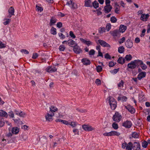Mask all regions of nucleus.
I'll list each match as a JSON object with an SVG mask.
<instances>
[{"instance_id":"1","label":"nucleus","mask_w":150,"mask_h":150,"mask_svg":"<svg viewBox=\"0 0 150 150\" xmlns=\"http://www.w3.org/2000/svg\"><path fill=\"white\" fill-rule=\"evenodd\" d=\"M109 103L111 108L112 110H115L117 107V102L112 97H109Z\"/></svg>"},{"instance_id":"2","label":"nucleus","mask_w":150,"mask_h":150,"mask_svg":"<svg viewBox=\"0 0 150 150\" xmlns=\"http://www.w3.org/2000/svg\"><path fill=\"white\" fill-rule=\"evenodd\" d=\"M122 116L118 112H116L113 116L112 119L114 121L119 122L121 120Z\"/></svg>"},{"instance_id":"3","label":"nucleus","mask_w":150,"mask_h":150,"mask_svg":"<svg viewBox=\"0 0 150 150\" xmlns=\"http://www.w3.org/2000/svg\"><path fill=\"white\" fill-rule=\"evenodd\" d=\"M82 128L86 131H90L94 130L95 128L88 125H83L82 126Z\"/></svg>"},{"instance_id":"4","label":"nucleus","mask_w":150,"mask_h":150,"mask_svg":"<svg viewBox=\"0 0 150 150\" xmlns=\"http://www.w3.org/2000/svg\"><path fill=\"white\" fill-rule=\"evenodd\" d=\"M132 125L130 121L127 120L124 122L122 123V125L127 128H130Z\"/></svg>"},{"instance_id":"5","label":"nucleus","mask_w":150,"mask_h":150,"mask_svg":"<svg viewBox=\"0 0 150 150\" xmlns=\"http://www.w3.org/2000/svg\"><path fill=\"white\" fill-rule=\"evenodd\" d=\"M126 47L128 48H131L133 45V42L130 39H128L125 43Z\"/></svg>"},{"instance_id":"6","label":"nucleus","mask_w":150,"mask_h":150,"mask_svg":"<svg viewBox=\"0 0 150 150\" xmlns=\"http://www.w3.org/2000/svg\"><path fill=\"white\" fill-rule=\"evenodd\" d=\"M98 42L102 46L110 47V45L104 41L101 40H98Z\"/></svg>"},{"instance_id":"7","label":"nucleus","mask_w":150,"mask_h":150,"mask_svg":"<svg viewBox=\"0 0 150 150\" xmlns=\"http://www.w3.org/2000/svg\"><path fill=\"white\" fill-rule=\"evenodd\" d=\"M54 113H52L51 114L47 113L45 116V118L46 121H51L52 120V117L54 115Z\"/></svg>"},{"instance_id":"8","label":"nucleus","mask_w":150,"mask_h":150,"mask_svg":"<svg viewBox=\"0 0 150 150\" xmlns=\"http://www.w3.org/2000/svg\"><path fill=\"white\" fill-rule=\"evenodd\" d=\"M74 47L73 50L75 53L77 54H79L82 52L80 47L77 46V45H76Z\"/></svg>"},{"instance_id":"9","label":"nucleus","mask_w":150,"mask_h":150,"mask_svg":"<svg viewBox=\"0 0 150 150\" xmlns=\"http://www.w3.org/2000/svg\"><path fill=\"white\" fill-rule=\"evenodd\" d=\"M133 148L134 150H141L140 145L139 143L134 142Z\"/></svg>"},{"instance_id":"10","label":"nucleus","mask_w":150,"mask_h":150,"mask_svg":"<svg viewBox=\"0 0 150 150\" xmlns=\"http://www.w3.org/2000/svg\"><path fill=\"white\" fill-rule=\"evenodd\" d=\"M112 8V7L110 5H106L104 7L105 12L106 13H108L111 11Z\"/></svg>"},{"instance_id":"11","label":"nucleus","mask_w":150,"mask_h":150,"mask_svg":"<svg viewBox=\"0 0 150 150\" xmlns=\"http://www.w3.org/2000/svg\"><path fill=\"white\" fill-rule=\"evenodd\" d=\"M110 34L114 37H119L120 36L119 31L118 30H115L113 31L110 32Z\"/></svg>"},{"instance_id":"12","label":"nucleus","mask_w":150,"mask_h":150,"mask_svg":"<svg viewBox=\"0 0 150 150\" xmlns=\"http://www.w3.org/2000/svg\"><path fill=\"white\" fill-rule=\"evenodd\" d=\"M57 19L54 17H52L51 18L49 25L50 26H52L55 24L57 22Z\"/></svg>"},{"instance_id":"13","label":"nucleus","mask_w":150,"mask_h":150,"mask_svg":"<svg viewBox=\"0 0 150 150\" xmlns=\"http://www.w3.org/2000/svg\"><path fill=\"white\" fill-rule=\"evenodd\" d=\"M125 108L131 113H134L135 112V109L131 106L128 105L125 106Z\"/></svg>"},{"instance_id":"14","label":"nucleus","mask_w":150,"mask_h":150,"mask_svg":"<svg viewBox=\"0 0 150 150\" xmlns=\"http://www.w3.org/2000/svg\"><path fill=\"white\" fill-rule=\"evenodd\" d=\"M84 6L86 7H92L91 0H85Z\"/></svg>"},{"instance_id":"15","label":"nucleus","mask_w":150,"mask_h":150,"mask_svg":"<svg viewBox=\"0 0 150 150\" xmlns=\"http://www.w3.org/2000/svg\"><path fill=\"white\" fill-rule=\"evenodd\" d=\"M146 76V73L145 72H141L138 74L137 78L139 80H140L142 78L145 77Z\"/></svg>"},{"instance_id":"16","label":"nucleus","mask_w":150,"mask_h":150,"mask_svg":"<svg viewBox=\"0 0 150 150\" xmlns=\"http://www.w3.org/2000/svg\"><path fill=\"white\" fill-rule=\"evenodd\" d=\"M46 71L49 73H51L53 72H55L57 71V69L54 67H52L50 66L48 67L46 69Z\"/></svg>"},{"instance_id":"17","label":"nucleus","mask_w":150,"mask_h":150,"mask_svg":"<svg viewBox=\"0 0 150 150\" xmlns=\"http://www.w3.org/2000/svg\"><path fill=\"white\" fill-rule=\"evenodd\" d=\"M127 67L131 69H134L136 67V65L133 61H132L130 63L128 64Z\"/></svg>"},{"instance_id":"18","label":"nucleus","mask_w":150,"mask_h":150,"mask_svg":"<svg viewBox=\"0 0 150 150\" xmlns=\"http://www.w3.org/2000/svg\"><path fill=\"white\" fill-rule=\"evenodd\" d=\"M149 15L148 14H142L141 17V19L144 21H147V19L149 17Z\"/></svg>"},{"instance_id":"19","label":"nucleus","mask_w":150,"mask_h":150,"mask_svg":"<svg viewBox=\"0 0 150 150\" xmlns=\"http://www.w3.org/2000/svg\"><path fill=\"white\" fill-rule=\"evenodd\" d=\"M68 43L69 46L74 47L76 45H77L75 41L72 39H69L68 41Z\"/></svg>"},{"instance_id":"20","label":"nucleus","mask_w":150,"mask_h":150,"mask_svg":"<svg viewBox=\"0 0 150 150\" xmlns=\"http://www.w3.org/2000/svg\"><path fill=\"white\" fill-rule=\"evenodd\" d=\"M81 62L84 65H89L91 63L90 60L86 58L82 59L81 60Z\"/></svg>"},{"instance_id":"21","label":"nucleus","mask_w":150,"mask_h":150,"mask_svg":"<svg viewBox=\"0 0 150 150\" xmlns=\"http://www.w3.org/2000/svg\"><path fill=\"white\" fill-rule=\"evenodd\" d=\"M127 27L124 25H121L120 27L119 31L120 33H123L127 29Z\"/></svg>"},{"instance_id":"22","label":"nucleus","mask_w":150,"mask_h":150,"mask_svg":"<svg viewBox=\"0 0 150 150\" xmlns=\"http://www.w3.org/2000/svg\"><path fill=\"white\" fill-rule=\"evenodd\" d=\"M133 61L134 62V63L136 65V67L137 66H139L141 65V64H143V62L139 59L135 60Z\"/></svg>"},{"instance_id":"23","label":"nucleus","mask_w":150,"mask_h":150,"mask_svg":"<svg viewBox=\"0 0 150 150\" xmlns=\"http://www.w3.org/2000/svg\"><path fill=\"white\" fill-rule=\"evenodd\" d=\"M133 147V145L132 144V142H129L127 145L126 148V150H132Z\"/></svg>"},{"instance_id":"24","label":"nucleus","mask_w":150,"mask_h":150,"mask_svg":"<svg viewBox=\"0 0 150 150\" xmlns=\"http://www.w3.org/2000/svg\"><path fill=\"white\" fill-rule=\"evenodd\" d=\"M0 116L1 117H8V115L5 111L1 110H0Z\"/></svg>"},{"instance_id":"25","label":"nucleus","mask_w":150,"mask_h":150,"mask_svg":"<svg viewBox=\"0 0 150 150\" xmlns=\"http://www.w3.org/2000/svg\"><path fill=\"white\" fill-rule=\"evenodd\" d=\"M117 62L119 63L123 64L125 63V59L122 57H120L119 58Z\"/></svg>"},{"instance_id":"26","label":"nucleus","mask_w":150,"mask_h":150,"mask_svg":"<svg viewBox=\"0 0 150 150\" xmlns=\"http://www.w3.org/2000/svg\"><path fill=\"white\" fill-rule=\"evenodd\" d=\"M11 18H5L3 20L4 22L3 23L5 25H7L11 21Z\"/></svg>"},{"instance_id":"27","label":"nucleus","mask_w":150,"mask_h":150,"mask_svg":"<svg viewBox=\"0 0 150 150\" xmlns=\"http://www.w3.org/2000/svg\"><path fill=\"white\" fill-rule=\"evenodd\" d=\"M81 41L83 43L87 45L88 46L92 45V42L89 40H86L83 39H81Z\"/></svg>"},{"instance_id":"28","label":"nucleus","mask_w":150,"mask_h":150,"mask_svg":"<svg viewBox=\"0 0 150 150\" xmlns=\"http://www.w3.org/2000/svg\"><path fill=\"white\" fill-rule=\"evenodd\" d=\"M19 129L17 127H14L12 128V132L13 134H17L19 132Z\"/></svg>"},{"instance_id":"29","label":"nucleus","mask_w":150,"mask_h":150,"mask_svg":"<svg viewBox=\"0 0 150 150\" xmlns=\"http://www.w3.org/2000/svg\"><path fill=\"white\" fill-rule=\"evenodd\" d=\"M124 84V81L123 80H121L117 85V86L118 88L122 89L123 87Z\"/></svg>"},{"instance_id":"30","label":"nucleus","mask_w":150,"mask_h":150,"mask_svg":"<svg viewBox=\"0 0 150 150\" xmlns=\"http://www.w3.org/2000/svg\"><path fill=\"white\" fill-rule=\"evenodd\" d=\"M50 33L53 35H56L57 34L56 29L53 27H52L51 28Z\"/></svg>"},{"instance_id":"31","label":"nucleus","mask_w":150,"mask_h":150,"mask_svg":"<svg viewBox=\"0 0 150 150\" xmlns=\"http://www.w3.org/2000/svg\"><path fill=\"white\" fill-rule=\"evenodd\" d=\"M92 7L93 6L96 9L99 6L98 3L96 1H93L92 3Z\"/></svg>"},{"instance_id":"32","label":"nucleus","mask_w":150,"mask_h":150,"mask_svg":"<svg viewBox=\"0 0 150 150\" xmlns=\"http://www.w3.org/2000/svg\"><path fill=\"white\" fill-rule=\"evenodd\" d=\"M132 137L135 139H137L138 138L139 135V134L137 133L136 132H134L132 133Z\"/></svg>"},{"instance_id":"33","label":"nucleus","mask_w":150,"mask_h":150,"mask_svg":"<svg viewBox=\"0 0 150 150\" xmlns=\"http://www.w3.org/2000/svg\"><path fill=\"white\" fill-rule=\"evenodd\" d=\"M8 13L14 15V9L13 7H11L8 10Z\"/></svg>"},{"instance_id":"34","label":"nucleus","mask_w":150,"mask_h":150,"mask_svg":"<svg viewBox=\"0 0 150 150\" xmlns=\"http://www.w3.org/2000/svg\"><path fill=\"white\" fill-rule=\"evenodd\" d=\"M111 136H119L120 134V133L116 131H111Z\"/></svg>"},{"instance_id":"35","label":"nucleus","mask_w":150,"mask_h":150,"mask_svg":"<svg viewBox=\"0 0 150 150\" xmlns=\"http://www.w3.org/2000/svg\"><path fill=\"white\" fill-rule=\"evenodd\" d=\"M125 48L123 46H121L118 48V52L120 53H122L124 52Z\"/></svg>"},{"instance_id":"36","label":"nucleus","mask_w":150,"mask_h":150,"mask_svg":"<svg viewBox=\"0 0 150 150\" xmlns=\"http://www.w3.org/2000/svg\"><path fill=\"white\" fill-rule=\"evenodd\" d=\"M57 110V108L56 107L51 106L50 108V111L49 113H50V112H52V113L54 112Z\"/></svg>"},{"instance_id":"37","label":"nucleus","mask_w":150,"mask_h":150,"mask_svg":"<svg viewBox=\"0 0 150 150\" xmlns=\"http://www.w3.org/2000/svg\"><path fill=\"white\" fill-rule=\"evenodd\" d=\"M117 99L118 101L122 100V101H125L127 99V98L125 96L122 97L119 96L118 97Z\"/></svg>"},{"instance_id":"38","label":"nucleus","mask_w":150,"mask_h":150,"mask_svg":"<svg viewBox=\"0 0 150 150\" xmlns=\"http://www.w3.org/2000/svg\"><path fill=\"white\" fill-rule=\"evenodd\" d=\"M132 58V57L131 54H127L126 55L125 58L127 61H129L131 60Z\"/></svg>"},{"instance_id":"39","label":"nucleus","mask_w":150,"mask_h":150,"mask_svg":"<svg viewBox=\"0 0 150 150\" xmlns=\"http://www.w3.org/2000/svg\"><path fill=\"white\" fill-rule=\"evenodd\" d=\"M99 33H103L105 32V29L104 27H100L98 30Z\"/></svg>"},{"instance_id":"40","label":"nucleus","mask_w":150,"mask_h":150,"mask_svg":"<svg viewBox=\"0 0 150 150\" xmlns=\"http://www.w3.org/2000/svg\"><path fill=\"white\" fill-rule=\"evenodd\" d=\"M148 144L147 142L146 141H144L142 143V146L143 148H146Z\"/></svg>"},{"instance_id":"41","label":"nucleus","mask_w":150,"mask_h":150,"mask_svg":"<svg viewBox=\"0 0 150 150\" xmlns=\"http://www.w3.org/2000/svg\"><path fill=\"white\" fill-rule=\"evenodd\" d=\"M110 21L112 23H116L117 21V19L115 16H112L110 18Z\"/></svg>"},{"instance_id":"42","label":"nucleus","mask_w":150,"mask_h":150,"mask_svg":"<svg viewBox=\"0 0 150 150\" xmlns=\"http://www.w3.org/2000/svg\"><path fill=\"white\" fill-rule=\"evenodd\" d=\"M65 49V47L63 45H61L59 46V50L60 51H64Z\"/></svg>"},{"instance_id":"43","label":"nucleus","mask_w":150,"mask_h":150,"mask_svg":"<svg viewBox=\"0 0 150 150\" xmlns=\"http://www.w3.org/2000/svg\"><path fill=\"white\" fill-rule=\"evenodd\" d=\"M112 126V127L115 129H117L118 128V125L115 122L113 123Z\"/></svg>"},{"instance_id":"44","label":"nucleus","mask_w":150,"mask_h":150,"mask_svg":"<svg viewBox=\"0 0 150 150\" xmlns=\"http://www.w3.org/2000/svg\"><path fill=\"white\" fill-rule=\"evenodd\" d=\"M25 115L26 114L25 112H23L22 111H21L20 112H19L18 114V115L19 116L23 117H25Z\"/></svg>"},{"instance_id":"45","label":"nucleus","mask_w":150,"mask_h":150,"mask_svg":"<svg viewBox=\"0 0 150 150\" xmlns=\"http://www.w3.org/2000/svg\"><path fill=\"white\" fill-rule=\"evenodd\" d=\"M36 10L38 11L41 12L43 10V8L40 7L38 6L37 5H36Z\"/></svg>"},{"instance_id":"46","label":"nucleus","mask_w":150,"mask_h":150,"mask_svg":"<svg viewBox=\"0 0 150 150\" xmlns=\"http://www.w3.org/2000/svg\"><path fill=\"white\" fill-rule=\"evenodd\" d=\"M120 10V8L119 7V5H117V6H116L115 11V13L117 14L119 13V11Z\"/></svg>"},{"instance_id":"47","label":"nucleus","mask_w":150,"mask_h":150,"mask_svg":"<svg viewBox=\"0 0 150 150\" xmlns=\"http://www.w3.org/2000/svg\"><path fill=\"white\" fill-rule=\"evenodd\" d=\"M96 70L98 72L101 71L102 70V67L101 66H98L96 67Z\"/></svg>"},{"instance_id":"48","label":"nucleus","mask_w":150,"mask_h":150,"mask_svg":"<svg viewBox=\"0 0 150 150\" xmlns=\"http://www.w3.org/2000/svg\"><path fill=\"white\" fill-rule=\"evenodd\" d=\"M71 4L72 5V8H76L77 6L73 2L71 1Z\"/></svg>"},{"instance_id":"49","label":"nucleus","mask_w":150,"mask_h":150,"mask_svg":"<svg viewBox=\"0 0 150 150\" xmlns=\"http://www.w3.org/2000/svg\"><path fill=\"white\" fill-rule=\"evenodd\" d=\"M76 110L79 112H86L87 111V110H83L79 108H77Z\"/></svg>"},{"instance_id":"50","label":"nucleus","mask_w":150,"mask_h":150,"mask_svg":"<svg viewBox=\"0 0 150 150\" xmlns=\"http://www.w3.org/2000/svg\"><path fill=\"white\" fill-rule=\"evenodd\" d=\"M69 125H70L73 127H74L76 126V122H71L69 123Z\"/></svg>"},{"instance_id":"51","label":"nucleus","mask_w":150,"mask_h":150,"mask_svg":"<svg viewBox=\"0 0 150 150\" xmlns=\"http://www.w3.org/2000/svg\"><path fill=\"white\" fill-rule=\"evenodd\" d=\"M69 35L73 38H76L75 35L74 34L72 31H70L69 32Z\"/></svg>"},{"instance_id":"52","label":"nucleus","mask_w":150,"mask_h":150,"mask_svg":"<svg viewBox=\"0 0 150 150\" xmlns=\"http://www.w3.org/2000/svg\"><path fill=\"white\" fill-rule=\"evenodd\" d=\"M95 83L97 85H100L101 84V81L99 79H97L96 80Z\"/></svg>"},{"instance_id":"53","label":"nucleus","mask_w":150,"mask_h":150,"mask_svg":"<svg viewBox=\"0 0 150 150\" xmlns=\"http://www.w3.org/2000/svg\"><path fill=\"white\" fill-rule=\"evenodd\" d=\"M95 53V51L94 50L92 49L89 52V54L90 55H93Z\"/></svg>"},{"instance_id":"54","label":"nucleus","mask_w":150,"mask_h":150,"mask_svg":"<svg viewBox=\"0 0 150 150\" xmlns=\"http://www.w3.org/2000/svg\"><path fill=\"white\" fill-rule=\"evenodd\" d=\"M106 28L108 31H109L111 28V25L110 24H107L106 25Z\"/></svg>"},{"instance_id":"55","label":"nucleus","mask_w":150,"mask_h":150,"mask_svg":"<svg viewBox=\"0 0 150 150\" xmlns=\"http://www.w3.org/2000/svg\"><path fill=\"white\" fill-rule=\"evenodd\" d=\"M104 57L106 59H111V57L108 53L105 54V55Z\"/></svg>"},{"instance_id":"56","label":"nucleus","mask_w":150,"mask_h":150,"mask_svg":"<svg viewBox=\"0 0 150 150\" xmlns=\"http://www.w3.org/2000/svg\"><path fill=\"white\" fill-rule=\"evenodd\" d=\"M140 66H141V67L143 70H145L147 68V66L146 64H144L143 63V64H141V65Z\"/></svg>"},{"instance_id":"57","label":"nucleus","mask_w":150,"mask_h":150,"mask_svg":"<svg viewBox=\"0 0 150 150\" xmlns=\"http://www.w3.org/2000/svg\"><path fill=\"white\" fill-rule=\"evenodd\" d=\"M125 37H123L121 38L119 41V42L120 44H121L123 43L125 41Z\"/></svg>"},{"instance_id":"58","label":"nucleus","mask_w":150,"mask_h":150,"mask_svg":"<svg viewBox=\"0 0 150 150\" xmlns=\"http://www.w3.org/2000/svg\"><path fill=\"white\" fill-rule=\"evenodd\" d=\"M58 35L61 39H63L65 38V36L61 33H59Z\"/></svg>"},{"instance_id":"59","label":"nucleus","mask_w":150,"mask_h":150,"mask_svg":"<svg viewBox=\"0 0 150 150\" xmlns=\"http://www.w3.org/2000/svg\"><path fill=\"white\" fill-rule=\"evenodd\" d=\"M103 135L106 136H111V132H105L103 134Z\"/></svg>"},{"instance_id":"60","label":"nucleus","mask_w":150,"mask_h":150,"mask_svg":"<svg viewBox=\"0 0 150 150\" xmlns=\"http://www.w3.org/2000/svg\"><path fill=\"white\" fill-rule=\"evenodd\" d=\"M73 132L74 133L75 135H79V131L77 129H75L73 130Z\"/></svg>"},{"instance_id":"61","label":"nucleus","mask_w":150,"mask_h":150,"mask_svg":"<svg viewBox=\"0 0 150 150\" xmlns=\"http://www.w3.org/2000/svg\"><path fill=\"white\" fill-rule=\"evenodd\" d=\"M6 47L5 44L3 43L2 42L0 41V48H3Z\"/></svg>"},{"instance_id":"62","label":"nucleus","mask_w":150,"mask_h":150,"mask_svg":"<svg viewBox=\"0 0 150 150\" xmlns=\"http://www.w3.org/2000/svg\"><path fill=\"white\" fill-rule=\"evenodd\" d=\"M62 23L60 22L57 23V27L59 28H61L62 27Z\"/></svg>"},{"instance_id":"63","label":"nucleus","mask_w":150,"mask_h":150,"mask_svg":"<svg viewBox=\"0 0 150 150\" xmlns=\"http://www.w3.org/2000/svg\"><path fill=\"white\" fill-rule=\"evenodd\" d=\"M38 54L37 53H34L33 54L32 58L33 59H35L38 57Z\"/></svg>"},{"instance_id":"64","label":"nucleus","mask_w":150,"mask_h":150,"mask_svg":"<svg viewBox=\"0 0 150 150\" xmlns=\"http://www.w3.org/2000/svg\"><path fill=\"white\" fill-rule=\"evenodd\" d=\"M21 51L22 52H24V54H28L29 53V52L25 49H22L21 50Z\"/></svg>"}]
</instances>
